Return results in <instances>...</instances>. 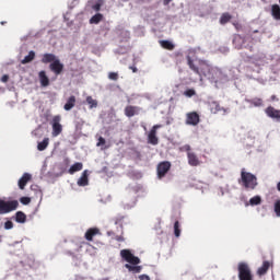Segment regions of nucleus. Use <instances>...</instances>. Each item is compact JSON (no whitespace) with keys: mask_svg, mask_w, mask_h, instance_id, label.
Returning a JSON list of instances; mask_svg holds the SVG:
<instances>
[{"mask_svg":"<svg viewBox=\"0 0 280 280\" xmlns=\"http://www.w3.org/2000/svg\"><path fill=\"white\" fill-rule=\"evenodd\" d=\"M270 102H279V97H277V95H271Z\"/></svg>","mask_w":280,"mask_h":280,"instance_id":"obj_46","label":"nucleus"},{"mask_svg":"<svg viewBox=\"0 0 280 280\" xmlns=\"http://www.w3.org/2000/svg\"><path fill=\"white\" fill-rule=\"evenodd\" d=\"M49 69L55 75H60L62 71H65V63L60 62V59L58 58L56 61L49 65Z\"/></svg>","mask_w":280,"mask_h":280,"instance_id":"obj_10","label":"nucleus"},{"mask_svg":"<svg viewBox=\"0 0 280 280\" xmlns=\"http://www.w3.org/2000/svg\"><path fill=\"white\" fill-rule=\"evenodd\" d=\"M48 145H49V138H45L42 142H38L37 150L39 152H43L44 150H47Z\"/></svg>","mask_w":280,"mask_h":280,"instance_id":"obj_31","label":"nucleus"},{"mask_svg":"<svg viewBox=\"0 0 280 280\" xmlns=\"http://www.w3.org/2000/svg\"><path fill=\"white\" fill-rule=\"evenodd\" d=\"M108 78H109V80H114L115 82H117V80H119V73H117V72H109L108 73Z\"/></svg>","mask_w":280,"mask_h":280,"instance_id":"obj_38","label":"nucleus"},{"mask_svg":"<svg viewBox=\"0 0 280 280\" xmlns=\"http://www.w3.org/2000/svg\"><path fill=\"white\" fill-rule=\"evenodd\" d=\"M124 220H126V217L121 214H118L117 217L112 219V222H114L116 226H119L118 231L120 232V234L116 235L114 231H108V237H112L116 242H126V238L124 237Z\"/></svg>","mask_w":280,"mask_h":280,"instance_id":"obj_2","label":"nucleus"},{"mask_svg":"<svg viewBox=\"0 0 280 280\" xmlns=\"http://www.w3.org/2000/svg\"><path fill=\"white\" fill-rule=\"evenodd\" d=\"M92 10H94V12H100L102 10V3L97 2L93 4Z\"/></svg>","mask_w":280,"mask_h":280,"instance_id":"obj_41","label":"nucleus"},{"mask_svg":"<svg viewBox=\"0 0 280 280\" xmlns=\"http://www.w3.org/2000/svg\"><path fill=\"white\" fill-rule=\"evenodd\" d=\"M58 60V57L54 54H44L42 58L43 65H51Z\"/></svg>","mask_w":280,"mask_h":280,"instance_id":"obj_18","label":"nucleus"},{"mask_svg":"<svg viewBox=\"0 0 280 280\" xmlns=\"http://www.w3.org/2000/svg\"><path fill=\"white\" fill-rule=\"evenodd\" d=\"M139 280H150V276L148 275H140Z\"/></svg>","mask_w":280,"mask_h":280,"instance_id":"obj_44","label":"nucleus"},{"mask_svg":"<svg viewBox=\"0 0 280 280\" xmlns=\"http://www.w3.org/2000/svg\"><path fill=\"white\" fill-rule=\"evenodd\" d=\"M10 80V77L8 74L2 75L1 82H8Z\"/></svg>","mask_w":280,"mask_h":280,"instance_id":"obj_45","label":"nucleus"},{"mask_svg":"<svg viewBox=\"0 0 280 280\" xmlns=\"http://www.w3.org/2000/svg\"><path fill=\"white\" fill-rule=\"evenodd\" d=\"M187 65H188L189 69H191V71H194V73H196L197 75H200V68L198 66H196V63H194V59H191L190 56H187Z\"/></svg>","mask_w":280,"mask_h":280,"instance_id":"obj_21","label":"nucleus"},{"mask_svg":"<svg viewBox=\"0 0 280 280\" xmlns=\"http://www.w3.org/2000/svg\"><path fill=\"white\" fill-rule=\"evenodd\" d=\"M30 180H32V175L28 173H24L23 176L19 179V188L25 189V186L27 185V183H30Z\"/></svg>","mask_w":280,"mask_h":280,"instance_id":"obj_17","label":"nucleus"},{"mask_svg":"<svg viewBox=\"0 0 280 280\" xmlns=\"http://www.w3.org/2000/svg\"><path fill=\"white\" fill-rule=\"evenodd\" d=\"M188 165L191 167H198L202 162L195 152L187 153Z\"/></svg>","mask_w":280,"mask_h":280,"instance_id":"obj_13","label":"nucleus"},{"mask_svg":"<svg viewBox=\"0 0 280 280\" xmlns=\"http://www.w3.org/2000/svg\"><path fill=\"white\" fill-rule=\"evenodd\" d=\"M164 5H170L172 3V0H163Z\"/></svg>","mask_w":280,"mask_h":280,"instance_id":"obj_48","label":"nucleus"},{"mask_svg":"<svg viewBox=\"0 0 280 280\" xmlns=\"http://www.w3.org/2000/svg\"><path fill=\"white\" fill-rule=\"evenodd\" d=\"M231 19H233V16H231L229 13H223L220 18L221 25H226Z\"/></svg>","mask_w":280,"mask_h":280,"instance_id":"obj_33","label":"nucleus"},{"mask_svg":"<svg viewBox=\"0 0 280 280\" xmlns=\"http://www.w3.org/2000/svg\"><path fill=\"white\" fill-rule=\"evenodd\" d=\"M83 164L82 162H77L74 163L70 168H69V174H75V172H82Z\"/></svg>","mask_w":280,"mask_h":280,"instance_id":"obj_29","label":"nucleus"},{"mask_svg":"<svg viewBox=\"0 0 280 280\" xmlns=\"http://www.w3.org/2000/svg\"><path fill=\"white\" fill-rule=\"evenodd\" d=\"M20 202H21L22 205H30V203L32 202V199H31L30 197H22V198L20 199Z\"/></svg>","mask_w":280,"mask_h":280,"instance_id":"obj_39","label":"nucleus"},{"mask_svg":"<svg viewBox=\"0 0 280 280\" xmlns=\"http://www.w3.org/2000/svg\"><path fill=\"white\" fill-rule=\"evenodd\" d=\"M139 113H141V107L139 106L128 105L125 107V115L128 118L135 117V115H139Z\"/></svg>","mask_w":280,"mask_h":280,"instance_id":"obj_15","label":"nucleus"},{"mask_svg":"<svg viewBox=\"0 0 280 280\" xmlns=\"http://www.w3.org/2000/svg\"><path fill=\"white\" fill-rule=\"evenodd\" d=\"M277 189L280 191V182L277 184Z\"/></svg>","mask_w":280,"mask_h":280,"instance_id":"obj_49","label":"nucleus"},{"mask_svg":"<svg viewBox=\"0 0 280 280\" xmlns=\"http://www.w3.org/2000/svg\"><path fill=\"white\" fill-rule=\"evenodd\" d=\"M75 106V96L72 95L67 100V103L65 104L63 108L65 110H71Z\"/></svg>","mask_w":280,"mask_h":280,"instance_id":"obj_27","label":"nucleus"},{"mask_svg":"<svg viewBox=\"0 0 280 280\" xmlns=\"http://www.w3.org/2000/svg\"><path fill=\"white\" fill-rule=\"evenodd\" d=\"M19 208V201H3L0 200V214L10 213V211H15Z\"/></svg>","mask_w":280,"mask_h":280,"instance_id":"obj_5","label":"nucleus"},{"mask_svg":"<svg viewBox=\"0 0 280 280\" xmlns=\"http://www.w3.org/2000/svg\"><path fill=\"white\" fill-rule=\"evenodd\" d=\"M15 221L19 222V224H25L27 215L23 211H18L15 213Z\"/></svg>","mask_w":280,"mask_h":280,"instance_id":"obj_25","label":"nucleus"},{"mask_svg":"<svg viewBox=\"0 0 280 280\" xmlns=\"http://www.w3.org/2000/svg\"><path fill=\"white\" fill-rule=\"evenodd\" d=\"M246 103L256 107L264 106V100H261L260 97L248 98L246 100Z\"/></svg>","mask_w":280,"mask_h":280,"instance_id":"obj_24","label":"nucleus"},{"mask_svg":"<svg viewBox=\"0 0 280 280\" xmlns=\"http://www.w3.org/2000/svg\"><path fill=\"white\" fill-rule=\"evenodd\" d=\"M97 235H102V231L98 228H90L86 230L84 238L86 242H93V238L97 237Z\"/></svg>","mask_w":280,"mask_h":280,"instance_id":"obj_12","label":"nucleus"},{"mask_svg":"<svg viewBox=\"0 0 280 280\" xmlns=\"http://www.w3.org/2000/svg\"><path fill=\"white\" fill-rule=\"evenodd\" d=\"M209 107H210V113H212L213 115H218V113H226V108L220 106V103H218L217 101H212L209 103Z\"/></svg>","mask_w":280,"mask_h":280,"instance_id":"obj_16","label":"nucleus"},{"mask_svg":"<svg viewBox=\"0 0 280 280\" xmlns=\"http://www.w3.org/2000/svg\"><path fill=\"white\" fill-rule=\"evenodd\" d=\"M103 20H104V15L102 13H96L90 19V23L91 25H97Z\"/></svg>","mask_w":280,"mask_h":280,"instance_id":"obj_28","label":"nucleus"},{"mask_svg":"<svg viewBox=\"0 0 280 280\" xmlns=\"http://www.w3.org/2000/svg\"><path fill=\"white\" fill-rule=\"evenodd\" d=\"M249 203L252 205V207H255L257 205H261V197L255 196V197L250 198Z\"/></svg>","mask_w":280,"mask_h":280,"instance_id":"obj_34","label":"nucleus"},{"mask_svg":"<svg viewBox=\"0 0 280 280\" xmlns=\"http://www.w3.org/2000/svg\"><path fill=\"white\" fill-rule=\"evenodd\" d=\"M265 113H266L267 117H269L270 119H273V121L280 122V109H277L272 106H268L265 109Z\"/></svg>","mask_w":280,"mask_h":280,"instance_id":"obj_11","label":"nucleus"},{"mask_svg":"<svg viewBox=\"0 0 280 280\" xmlns=\"http://www.w3.org/2000/svg\"><path fill=\"white\" fill-rule=\"evenodd\" d=\"M273 209L277 218H280V199L276 200Z\"/></svg>","mask_w":280,"mask_h":280,"instance_id":"obj_36","label":"nucleus"},{"mask_svg":"<svg viewBox=\"0 0 280 280\" xmlns=\"http://www.w3.org/2000/svg\"><path fill=\"white\" fill-rule=\"evenodd\" d=\"M160 45L163 49H167L168 51H174V48L176 47L174 43L167 39L160 40Z\"/></svg>","mask_w":280,"mask_h":280,"instance_id":"obj_23","label":"nucleus"},{"mask_svg":"<svg viewBox=\"0 0 280 280\" xmlns=\"http://www.w3.org/2000/svg\"><path fill=\"white\" fill-rule=\"evenodd\" d=\"M4 229H5L7 231H10V229H14V223H13L12 221H7V222L4 223Z\"/></svg>","mask_w":280,"mask_h":280,"instance_id":"obj_40","label":"nucleus"},{"mask_svg":"<svg viewBox=\"0 0 280 280\" xmlns=\"http://www.w3.org/2000/svg\"><path fill=\"white\" fill-rule=\"evenodd\" d=\"M185 97H194L196 95V90L194 89H188L184 92Z\"/></svg>","mask_w":280,"mask_h":280,"instance_id":"obj_37","label":"nucleus"},{"mask_svg":"<svg viewBox=\"0 0 280 280\" xmlns=\"http://www.w3.org/2000/svg\"><path fill=\"white\" fill-rule=\"evenodd\" d=\"M271 16H273V19L276 21H280V7H279V4H272V7H271Z\"/></svg>","mask_w":280,"mask_h":280,"instance_id":"obj_26","label":"nucleus"},{"mask_svg":"<svg viewBox=\"0 0 280 280\" xmlns=\"http://www.w3.org/2000/svg\"><path fill=\"white\" fill-rule=\"evenodd\" d=\"M185 124L186 126H198V124H200V114H198V112L187 113Z\"/></svg>","mask_w":280,"mask_h":280,"instance_id":"obj_6","label":"nucleus"},{"mask_svg":"<svg viewBox=\"0 0 280 280\" xmlns=\"http://www.w3.org/2000/svg\"><path fill=\"white\" fill-rule=\"evenodd\" d=\"M211 71H213L211 65L207 63L206 61H199L200 75H211Z\"/></svg>","mask_w":280,"mask_h":280,"instance_id":"obj_14","label":"nucleus"},{"mask_svg":"<svg viewBox=\"0 0 280 280\" xmlns=\"http://www.w3.org/2000/svg\"><path fill=\"white\" fill-rule=\"evenodd\" d=\"M1 25H5V22H1Z\"/></svg>","mask_w":280,"mask_h":280,"instance_id":"obj_50","label":"nucleus"},{"mask_svg":"<svg viewBox=\"0 0 280 280\" xmlns=\"http://www.w3.org/2000/svg\"><path fill=\"white\" fill-rule=\"evenodd\" d=\"M174 235L175 237H180V222L178 221L174 223Z\"/></svg>","mask_w":280,"mask_h":280,"instance_id":"obj_35","label":"nucleus"},{"mask_svg":"<svg viewBox=\"0 0 280 280\" xmlns=\"http://www.w3.org/2000/svg\"><path fill=\"white\" fill-rule=\"evenodd\" d=\"M159 128H163V125H154L148 133V143L151 145H159V137H156Z\"/></svg>","mask_w":280,"mask_h":280,"instance_id":"obj_7","label":"nucleus"},{"mask_svg":"<svg viewBox=\"0 0 280 280\" xmlns=\"http://www.w3.org/2000/svg\"><path fill=\"white\" fill-rule=\"evenodd\" d=\"M40 86H48L49 85V77H47V72L45 70L39 71L38 73Z\"/></svg>","mask_w":280,"mask_h":280,"instance_id":"obj_20","label":"nucleus"},{"mask_svg":"<svg viewBox=\"0 0 280 280\" xmlns=\"http://www.w3.org/2000/svg\"><path fill=\"white\" fill-rule=\"evenodd\" d=\"M60 116H55L52 118V137H59L62 133V125L60 124Z\"/></svg>","mask_w":280,"mask_h":280,"instance_id":"obj_9","label":"nucleus"},{"mask_svg":"<svg viewBox=\"0 0 280 280\" xmlns=\"http://www.w3.org/2000/svg\"><path fill=\"white\" fill-rule=\"evenodd\" d=\"M36 58V52L34 50H31L27 56L24 57L22 60V65H28V62H32Z\"/></svg>","mask_w":280,"mask_h":280,"instance_id":"obj_30","label":"nucleus"},{"mask_svg":"<svg viewBox=\"0 0 280 280\" xmlns=\"http://www.w3.org/2000/svg\"><path fill=\"white\" fill-rule=\"evenodd\" d=\"M120 257L125 259V261H127L125 268H127L129 272L138 275L139 272H141V270H143V267L139 266V264H141V259L135 256L133 253L130 252V249L120 250Z\"/></svg>","mask_w":280,"mask_h":280,"instance_id":"obj_1","label":"nucleus"},{"mask_svg":"<svg viewBox=\"0 0 280 280\" xmlns=\"http://www.w3.org/2000/svg\"><path fill=\"white\" fill-rule=\"evenodd\" d=\"M129 69H131L132 73H137L139 71L135 66H130Z\"/></svg>","mask_w":280,"mask_h":280,"instance_id":"obj_47","label":"nucleus"},{"mask_svg":"<svg viewBox=\"0 0 280 280\" xmlns=\"http://www.w3.org/2000/svg\"><path fill=\"white\" fill-rule=\"evenodd\" d=\"M269 269H270V262L268 260H265L262 262V266L260 268H258L257 275L259 277H264V275H266V272H268Z\"/></svg>","mask_w":280,"mask_h":280,"instance_id":"obj_22","label":"nucleus"},{"mask_svg":"<svg viewBox=\"0 0 280 280\" xmlns=\"http://www.w3.org/2000/svg\"><path fill=\"white\" fill-rule=\"evenodd\" d=\"M86 104H89V108H97V100H94L93 96L86 97Z\"/></svg>","mask_w":280,"mask_h":280,"instance_id":"obj_32","label":"nucleus"},{"mask_svg":"<svg viewBox=\"0 0 280 280\" xmlns=\"http://www.w3.org/2000/svg\"><path fill=\"white\" fill-rule=\"evenodd\" d=\"M180 150L183 152H187V154H189V152H191V145L185 144L184 147L180 148Z\"/></svg>","mask_w":280,"mask_h":280,"instance_id":"obj_43","label":"nucleus"},{"mask_svg":"<svg viewBox=\"0 0 280 280\" xmlns=\"http://www.w3.org/2000/svg\"><path fill=\"white\" fill-rule=\"evenodd\" d=\"M172 170V163L164 161L158 165V178H165L167 172Z\"/></svg>","mask_w":280,"mask_h":280,"instance_id":"obj_8","label":"nucleus"},{"mask_svg":"<svg viewBox=\"0 0 280 280\" xmlns=\"http://www.w3.org/2000/svg\"><path fill=\"white\" fill-rule=\"evenodd\" d=\"M238 183L243 185L245 189H255V187H257V176L243 168L241 171V180H238Z\"/></svg>","mask_w":280,"mask_h":280,"instance_id":"obj_3","label":"nucleus"},{"mask_svg":"<svg viewBox=\"0 0 280 280\" xmlns=\"http://www.w3.org/2000/svg\"><path fill=\"white\" fill-rule=\"evenodd\" d=\"M79 187H86L89 185V171H83L81 177L78 179Z\"/></svg>","mask_w":280,"mask_h":280,"instance_id":"obj_19","label":"nucleus"},{"mask_svg":"<svg viewBox=\"0 0 280 280\" xmlns=\"http://www.w3.org/2000/svg\"><path fill=\"white\" fill-rule=\"evenodd\" d=\"M237 270L238 280H255V277L253 276V271L250 270V266H248V262H238Z\"/></svg>","mask_w":280,"mask_h":280,"instance_id":"obj_4","label":"nucleus"},{"mask_svg":"<svg viewBox=\"0 0 280 280\" xmlns=\"http://www.w3.org/2000/svg\"><path fill=\"white\" fill-rule=\"evenodd\" d=\"M96 145H97V148H100L102 145H106V139H104L103 137H100Z\"/></svg>","mask_w":280,"mask_h":280,"instance_id":"obj_42","label":"nucleus"}]
</instances>
